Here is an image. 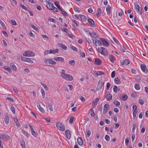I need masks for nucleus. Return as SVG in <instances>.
<instances>
[{
  "mask_svg": "<svg viewBox=\"0 0 148 148\" xmlns=\"http://www.w3.org/2000/svg\"><path fill=\"white\" fill-rule=\"evenodd\" d=\"M60 75L63 78L68 81H71L73 78V77L70 75L65 74L64 70H62V72L60 73Z\"/></svg>",
  "mask_w": 148,
  "mask_h": 148,
  "instance_id": "obj_1",
  "label": "nucleus"
},
{
  "mask_svg": "<svg viewBox=\"0 0 148 148\" xmlns=\"http://www.w3.org/2000/svg\"><path fill=\"white\" fill-rule=\"evenodd\" d=\"M98 50L99 52L102 55L104 56L108 55L107 50L103 47H101L100 48L99 47L98 49Z\"/></svg>",
  "mask_w": 148,
  "mask_h": 148,
  "instance_id": "obj_2",
  "label": "nucleus"
},
{
  "mask_svg": "<svg viewBox=\"0 0 148 148\" xmlns=\"http://www.w3.org/2000/svg\"><path fill=\"white\" fill-rule=\"evenodd\" d=\"M56 126L58 129L62 131H64L65 130V127L64 125L61 123H57Z\"/></svg>",
  "mask_w": 148,
  "mask_h": 148,
  "instance_id": "obj_3",
  "label": "nucleus"
},
{
  "mask_svg": "<svg viewBox=\"0 0 148 148\" xmlns=\"http://www.w3.org/2000/svg\"><path fill=\"white\" fill-rule=\"evenodd\" d=\"M23 55L24 56H28V57H33L35 56V54L34 52L32 51H27L25 52L24 53Z\"/></svg>",
  "mask_w": 148,
  "mask_h": 148,
  "instance_id": "obj_4",
  "label": "nucleus"
},
{
  "mask_svg": "<svg viewBox=\"0 0 148 148\" xmlns=\"http://www.w3.org/2000/svg\"><path fill=\"white\" fill-rule=\"evenodd\" d=\"M0 138L4 140H9L10 137L5 134H0Z\"/></svg>",
  "mask_w": 148,
  "mask_h": 148,
  "instance_id": "obj_5",
  "label": "nucleus"
},
{
  "mask_svg": "<svg viewBox=\"0 0 148 148\" xmlns=\"http://www.w3.org/2000/svg\"><path fill=\"white\" fill-rule=\"evenodd\" d=\"M44 62L46 64H56V62L51 59L45 58L44 60Z\"/></svg>",
  "mask_w": 148,
  "mask_h": 148,
  "instance_id": "obj_6",
  "label": "nucleus"
},
{
  "mask_svg": "<svg viewBox=\"0 0 148 148\" xmlns=\"http://www.w3.org/2000/svg\"><path fill=\"white\" fill-rule=\"evenodd\" d=\"M104 83V82L102 80H100L99 81L97 88V90H99L101 89L102 86L103 85Z\"/></svg>",
  "mask_w": 148,
  "mask_h": 148,
  "instance_id": "obj_7",
  "label": "nucleus"
},
{
  "mask_svg": "<svg viewBox=\"0 0 148 148\" xmlns=\"http://www.w3.org/2000/svg\"><path fill=\"white\" fill-rule=\"evenodd\" d=\"M100 40L102 43L103 45L104 46L108 47L109 45V43L107 42L106 40L103 38H100Z\"/></svg>",
  "mask_w": 148,
  "mask_h": 148,
  "instance_id": "obj_8",
  "label": "nucleus"
},
{
  "mask_svg": "<svg viewBox=\"0 0 148 148\" xmlns=\"http://www.w3.org/2000/svg\"><path fill=\"white\" fill-rule=\"evenodd\" d=\"M141 70L144 73H147L148 72V70L146 65L145 64H141L140 66Z\"/></svg>",
  "mask_w": 148,
  "mask_h": 148,
  "instance_id": "obj_9",
  "label": "nucleus"
},
{
  "mask_svg": "<svg viewBox=\"0 0 148 148\" xmlns=\"http://www.w3.org/2000/svg\"><path fill=\"white\" fill-rule=\"evenodd\" d=\"M109 107L110 106L108 104L106 103L105 105L103 108V113L104 114H106L107 112L109 110Z\"/></svg>",
  "mask_w": 148,
  "mask_h": 148,
  "instance_id": "obj_10",
  "label": "nucleus"
},
{
  "mask_svg": "<svg viewBox=\"0 0 148 148\" xmlns=\"http://www.w3.org/2000/svg\"><path fill=\"white\" fill-rule=\"evenodd\" d=\"M65 132L67 138L69 139H70L71 136V134L70 131L67 130L65 131Z\"/></svg>",
  "mask_w": 148,
  "mask_h": 148,
  "instance_id": "obj_11",
  "label": "nucleus"
},
{
  "mask_svg": "<svg viewBox=\"0 0 148 148\" xmlns=\"http://www.w3.org/2000/svg\"><path fill=\"white\" fill-rule=\"evenodd\" d=\"M89 34L92 38H96L98 36L97 33L94 32H89Z\"/></svg>",
  "mask_w": 148,
  "mask_h": 148,
  "instance_id": "obj_12",
  "label": "nucleus"
},
{
  "mask_svg": "<svg viewBox=\"0 0 148 148\" xmlns=\"http://www.w3.org/2000/svg\"><path fill=\"white\" fill-rule=\"evenodd\" d=\"M119 98L125 101L128 98V96L126 94L124 95H121L119 96Z\"/></svg>",
  "mask_w": 148,
  "mask_h": 148,
  "instance_id": "obj_13",
  "label": "nucleus"
},
{
  "mask_svg": "<svg viewBox=\"0 0 148 148\" xmlns=\"http://www.w3.org/2000/svg\"><path fill=\"white\" fill-rule=\"evenodd\" d=\"M136 9L137 11V12L138 13L140 14H142L141 9V8L139 6V5L137 4L136 5Z\"/></svg>",
  "mask_w": 148,
  "mask_h": 148,
  "instance_id": "obj_14",
  "label": "nucleus"
},
{
  "mask_svg": "<svg viewBox=\"0 0 148 148\" xmlns=\"http://www.w3.org/2000/svg\"><path fill=\"white\" fill-rule=\"evenodd\" d=\"M48 3H47L48 4H47V7L49 9L52 10V8H53V3L51 2H49V1H48Z\"/></svg>",
  "mask_w": 148,
  "mask_h": 148,
  "instance_id": "obj_15",
  "label": "nucleus"
},
{
  "mask_svg": "<svg viewBox=\"0 0 148 148\" xmlns=\"http://www.w3.org/2000/svg\"><path fill=\"white\" fill-rule=\"evenodd\" d=\"M59 50L58 49H56L55 50L54 49H50L49 51V54L52 53L54 54H55L57 53H58Z\"/></svg>",
  "mask_w": 148,
  "mask_h": 148,
  "instance_id": "obj_16",
  "label": "nucleus"
},
{
  "mask_svg": "<svg viewBox=\"0 0 148 148\" xmlns=\"http://www.w3.org/2000/svg\"><path fill=\"white\" fill-rule=\"evenodd\" d=\"M53 59L56 61L62 62H64V59L61 57H55L53 58Z\"/></svg>",
  "mask_w": 148,
  "mask_h": 148,
  "instance_id": "obj_17",
  "label": "nucleus"
},
{
  "mask_svg": "<svg viewBox=\"0 0 148 148\" xmlns=\"http://www.w3.org/2000/svg\"><path fill=\"white\" fill-rule=\"evenodd\" d=\"M29 126L30 127V128L31 131V132L32 134L35 137L36 136V133L35 132V131L34 128L32 127V126L31 125H29Z\"/></svg>",
  "mask_w": 148,
  "mask_h": 148,
  "instance_id": "obj_18",
  "label": "nucleus"
},
{
  "mask_svg": "<svg viewBox=\"0 0 148 148\" xmlns=\"http://www.w3.org/2000/svg\"><path fill=\"white\" fill-rule=\"evenodd\" d=\"M88 21L90 25L92 27H94L95 26V23L93 20L90 18L88 19Z\"/></svg>",
  "mask_w": 148,
  "mask_h": 148,
  "instance_id": "obj_19",
  "label": "nucleus"
},
{
  "mask_svg": "<svg viewBox=\"0 0 148 148\" xmlns=\"http://www.w3.org/2000/svg\"><path fill=\"white\" fill-rule=\"evenodd\" d=\"M109 59L111 62L113 63L115 60V58L113 56L110 55H109Z\"/></svg>",
  "mask_w": 148,
  "mask_h": 148,
  "instance_id": "obj_20",
  "label": "nucleus"
},
{
  "mask_svg": "<svg viewBox=\"0 0 148 148\" xmlns=\"http://www.w3.org/2000/svg\"><path fill=\"white\" fill-rule=\"evenodd\" d=\"M95 62L97 65H100L101 64L102 61L99 58H96L95 59Z\"/></svg>",
  "mask_w": 148,
  "mask_h": 148,
  "instance_id": "obj_21",
  "label": "nucleus"
},
{
  "mask_svg": "<svg viewBox=\"0 0 148 148\" xmlns=\"http://www.w3.org/2000/svg\"><path fill=\"white\" fill-rule=\"evenodd\" d=\"M77 140V142L79 145H82L83 144V141L81 137H78Z\"/></svg>",
  "mask_w": 148,
  "mask_h": 148,
  "instance_id": "obj_22",
  "label": "nucleus"
},
{
  "mask_svg": "<svg viewBox=\"0 0 148 148\" xmlns=\"http://www.w3.org/2000/svg\"><path fill=\"white\" fill-rule=\"evenodd\" d=\"M58 45L59 47L64 49V50H66L67 49V47H66V46L62 43H59V44Z\"/></svg>",
  "mask_w": 148,
  "mask_h": 148,
  "instance_id": "obj_23",
  "label": "nucleus"
},
{
  "mask_svg": "<svg viewBox=\"0 0 148 148\" xmlns=\"http://www.w3.org/2000/svg\"><path fill=\"white\" fill-rule=\"evenodd\" d=\"M79 17L80 18L81 21L83 22H85L86 20V18L84 15H79Z\"/></svg>",
  "mask_w": 148,
  "mask_h": 148,
  "instance_id": "obj_24",
  "label": "nucleus"
},
{
  "mask_svg": "<svg viewBox=\"0 0 148 148\" xmlns=\"http://www.w3.org/2000/svg\"><path fill=\"white\" fill-rule=\"evenodd\" d=\"M20 143L21 146L23 148H25V141L23 140L22 139L20 141Z\"/></svg>",
  "mask_w": 148,
  "mask_h": 148,
  "instance_id": "obj_25",
  "label": "nucleus"
},
{
  "mask_svg": "<svg viewBox=\"0 0 148 148\" xmlns=\"http://www.w3.org/2000/svg\"><path fill=\"white\" fill-rule=\"evenodd\" d=\"M111 9V7L110 5H108L106 8V12L108 15H110V14L111 12L110 10Z\"/></svg>",
  "mask_w": 148,
  "mask_h": 148,
  "instance_id": "obj_26",
  "label": "nucleus"
},
{
  "mask_svg": "<svg viewBox=\"0 0 148 148\" xmlns=\"http://www.w3.org/2000/svg\"><path fill=\"white\" fill-rule=\"evenodd\" d=\"M10 66H11L12 69H13V70L16 71L17 69V68L15 65L12 63H10Z\"/></svg>",
  "mask_w": 148,
  "mask_h": 148,
  "instance_id": "obj_27",
  "label": "nucleus"
},
{
  "mask_svg": "<svg viewBox=\"0 0 148 148\" xmlns=\"http://www.w3.org/2000/svg\"><path fill=\"white\" fill-rule=\"evenodd\" d=\"M112 96L111 94H109L106 97V99L107 101H110L112 99Z\"/></svg>",
  "mask_w": 148,
  "mask_h": 148,
  "instance_id": "obj_28",
  "label": "nucleus"
},
{
  "mask_svg": "<svg viewBox=\"0 0 148 148\" xmlns=\"http://www.w3.org/2000/svg\"><path fill=\"white\" fill-rule=\"evenodd\" d=\"M114 82L116 84H119L121 83V81L118 77H116L114 79Z\"/></svg>",
  "mask_w": 148,
  "mask_h": 148,
  "instance_id": "obj_29",
  "label": "nucleus"
},
{
  "mask_svg": "<svg viewBox=\"0 0 148 148\" xmlns=\"http://www.w3.org/2000/svg\"><path fill=\"white\" fill-rule=\"evenodd\" d=\"M14 123H15L17 127H18L20 126V123L18 122V119L16 117L14 118Z\"/></svg>",
  "mask_w": 148,
  "mask_h": 148,
  "instance_id": "obj_30",
  "label": "nucleus"
},
{
  "mask_svg": "<svg viewBox=\"0 0 148 148\" xmlns=\"http://www.w3.org/2000/svg\"><path fill=\"white\" fill-rule=\"evenodd\" d=\"M5 70H6L10 73H12V71L10 68L6 66H4L3 68Z\"/></svg>",
  "mask_w": 148,
  "mask_h": 148,
  "instance_id": "obj_31",
  "label": "nucleus"
},
{
  "mask_svg": "<svg viewBox=\"0 0 148 148\" xmlns=\"http://www.w3.org/2000/svg\"><path fill=\"white\" fill-rule=\"evenodd\" d=\"M101 42L100 40H99L97 39H96L95 40V45L96 46L97 45V43L98 45L101 46L102 45V43Z\"/></svg>",
  "mask_w": 148,
  "mask_h": 148,
  "instance_id": "obj_32",
  "label": "nucleus"
},
{
  "mask_svg": "<svg viewBox=\"0 0 148 148\" xmlns=\"http://www.w3.org/2000/svg\"><path fill=\"white\" fill-rule=\"evenodd\" d=\"M99 101V99L98 98H96L95 99V100H94L92 103V106L96 105L97 103Z\"/></svg>",
  "mask_w": 148,
  "mask_h": 148,
  "instance_id": "obj_33",
  "label": "nucleus"
},
{
  "mask_svg": "<svg viewBox=\"0 0 148 148\" xmlns=\"http://www.w3.org/2000/svg\"><path fill=\"white\" fill-rule=\"evenodd\" d=\"M38 107L40 111H41L42 113H44L45 112V111L43 108L39 104L38 106Z\"/></svg>",
  "mask_w": 148,
  "mask_h": 148,
  "instance_id": "obj_34",
  "label": "nucleus"
},
{
  "mask_svg": "<svg viewBox=\"0 0 148 148\" xmlns=\"http://www.w3.org/2000/svg\"><path fill=\"white\" fill-rule=\"evenodd\" d=\"M9 118L8 116H6L5 117V118L4 121L6 124H8L9 123Z\"/></svg>",
  "mask_w": 148,
  "mask_h": 148,
  "instance_id": "obj_35",
  "label": "nucleus"
},
{
  "mask_svg": "<svg viewBox=\"0 0 148 148\" xmlns=\"http://www.w3.org/2000/svg\"><path fill=\"white\" fill-rule=\"evenodd\" d=\"M96 74L97 75H103L104 74V73L102 71H96Z\"/></svg>",
  "mask_w": 148,
  "mask_h": 148,
  "instance_id": "obj_36",
  "label": "nucleus"
},
{
  "mask_svg": "<svg viewBox=\"0 0 148 148\" xmlns=\"http://www.w3.org/2000/svg\"><path fill=\"white\" fill-rule=\"evenodd\" d=\"M0 23L1 26L3 27V29H6V28L5 24H4L3 22V21H1V20H0Z\"/></svg>",
  "mask_w": 148,
  "mask_h": 148,
  "instance_id": "obj_37",
  "label": "nucleus"
},
{
  "mask_svg": "<svg viewBox=\"0 0 148 148\" xmlns=\"http://www.w3.org/2000/svg\"><path fill=\"white\" fill-rule=\"evenodd\" d=\"M90 113L91 116L94 117L95 116L94 110L92 108L91 109Z\"/></svg>",
  "mask_w": 148,
  "mask_h": 148,
  "instance_id": "obj_38",
  "label": "nucleus"
},
{
  "mask_svg": "<svg viewBox=\"0 0 148 148\" xmlns=\"http://www.w3.org/2000/svg\"><path fill=\"white\" fill-rule=\"evenodd\" d=\"M30 25L33 29H34L36 31H39L38 29L33 24H30Z\"/></svg>",
  "mask_w": 148,
  "mask_h": 148,
  "instance_id": "obj_39",
  "label": "nucleus"
},
{
  "mask_svg": "<svg viewBox=\"0 0 148 148\" xmlns=\"http://www.w3.org/2000/svg\"><path fill=\"white\" fill-rule=\"evenodd\" d=\"M40 84L41 85L44 87L45 90L47 91L49 89L46 84L42 82Z\"/></svg>",
  "mask_w": 148,
  "mask_h": 148,
  "instance_id": "obj_40",
  "label": "nucleus"
},
{
  "mask_svg": "<svg viewBox=\"0 0 148 148\" xmlns=\"http://www.w3.org/2000/svg\"><path fill=\"white\" fill-rule=\"evenodd\" d=\"M21 131L22 133L25 135L27 138L29 137V134L26 131L24 130H22Z\"/></svg>",
  "mask_w": 148,
  "mask_h": 148,
  "instance_id": "obj_41",
  "label": "nucleus"
},
{
  "mask_svg": "<svg viewBox=\"0 0 148 148\" xmlns=\"http://www.w3.org/2000/svg\"><path fill=\"white\" fill-rule=\"evenodd\" d=\"M135 88L136 90H138L140 89V87L139 84H135Z\"/></svg>",
  "mask_w": 148,
  "mask_h": 148,
  "instance_id": "obj_42",
  "label": "nucleus"
},
{
  "mask_svg": "<svg viewBox=\"0 0 148 148\" xmlns=\"http://www.w3.org/2000/svg\"><path fill=\"white\" fill-rule=\"evenodd\" d=\"M97 11L98 12V13H96V15L97 16V15H100L101 14V12H102L101 9L100 8H99L98 9Z\"/></svg>",
  "mask_w": 148,
  "mask_h": 148,
  "instance_id": "obj_43",
  "label": "nucleus"
},
{
  "mask_svg": "<svg viewBox=\"0 0 148 148\" xmlns=\"http://www.w3.org/2000/svg\"><path fill=\"white\" fill-rule=\"evenodd\" d=\"M62 12V14L65 16H68V14L64 10H62L61 11Z\"/></svg>",
  "mask_w": 148,
  "mask_h": 148,
  "instance_id": "obj_44",
  "label": "nucleus"
},
{
  "mask_svg": "<svg viewBox=\"0 0 148 148\" xmlns=\"http://www.w3.org/2000/svg\"><path fill=\"white\" fill-rule=\"evenodd\" d=\"M48 106L50 110L51 111H52L53 110L52 105L51 104L49 103L48 105Z\"/></svg>",
  "mask_w": 148,
  "mask_h": 148,
  "instance_id": "obj_45",
  "label": "nucleus"
},
{
  "mask_svg": "<svg viewBox=\"0 0 148 148\" xmlns=\"http://www.w3.org/2000/svg\"><path fill=\"white\" fill-rule=\"evenodd\" d=\"M41 92L42 95V96L43 98H44L45 97V92L43 89H41Z\"/></svg>",
  "mask_w": 148,
  "mask_h": 148,
  "instance_id": "obj_46",
  "label": "nucleus"
},
{
  "mask_svg": "<svg viewBox=\"0 0 148 148\" xmlns=\"http://www.w3.org/2000/svg\"><path fill=\"white\" fill-rule=\"evenodd\" d=\"M114 104L116 106H119L120 105V102L118 101H114Z\"/></svg>",
  "mask_w": 148,
  "mask_h": 148,
  "instance_id": "obj_47",
  "label": "nucleus"
},
{
  "mask_svg": "<svg viewBox=\"0 0 148 148\" xmlns=\"http://www.w3.org/2000/svg\"><path fill=\"white\" fill-rule=\"evenodd\" d=\"M110 84L108 83H107L106 85V89L105 91L106 92V90H108L110 86Z\"/></svg>",
  "mask_w": 148,
  "mask_h": 148,
  "instance_id": "obj_48",
  "label": "nucleus"
},
{
  "mask_svg": "<svg viewBox=\"0 0 148 148\" xmlns=\"http://www.w3.org/2000/svg\"><path fill=\"white\" fill-rule=\"evenodd\" d=\"M71 48L73 51H75V52H77L78 51V50L77 48L73 46H72L71 47Z\"/></svg>",
  "mask_w": 148,
  "mask_h": 148,
  "instance_id": "obj_49",
  "label": "nucleus"
},
{
  "mask_svg": "<svg viewBox=\"0 0 148 148\" xmlns=\"http://www.w3.org/2000/svg\"><path fill=\"white\" fill-rule=\"evenodd\" d=\"M26 62L32 63H33V61L30 58H27Z\"/></svg>",
  "mask_w": 148,
  "mask_h": 148,
  "instance_id": "obj_50",
  "label": "nucleus"
},
{
  "mask_svg": "<svg viewBox=\"0 0 148 148\" xmlns=\"http://www.w3.org/2000/svg\"><path fill=\"white\" fill-rule=\"evenodd\" d=\"M133 108V111L134 112V111H136V109H137V106L136 105H134L132 106Z\"/></svg>",
  "mask_w": 148,
  "mask_h": 148,
  "instance_id": "obj_51",
  "label": "nucleus"
},
{
  "mask_svg": "<svg viewBox=\"0 0 148 148\" xmlns=\"http://www.w3.org/2000/svg\"><path fill=\"white\" fill-rule=\"evenodd\" d=\"M105 138L107 141L110 140V136L108 135H106L105 137Z\"/></svg>",
  "mask_w": 148,
  "mask_h": 148,
  "instance_id": "obj_52",
  "label": "nucleus"
},
{
  "mask_svg": "<svg viewBox=\"0 0 148 148\" xmlns=\"http://www.w3.org/2000/svg\"><path fill=\"white\" fill-rule=\"evenodd\" d=\"M11 110L12 113L14 114L15 113V108L13 106H12L11 108Z\"/></svg>",
  "mask_w": 148,
  "mask_h": 148,
  "instance_id": "obj_53",
  "label": "nucleus"
},
{
  "mask_svg": "<svg viewBox=\"0 0 148 148\" xmlns=\"http://www.w3.org/2000/svg\"><path fill=\"white\" fill-rule=\"evenodd\" d=\"M74 118L73 116H72L70 118L69 121V122L70 123L72 124L73 123Z\"/></svg>",
  "mask_w": 148,
  "mask_h": 148,
  "instance_id": "obj_54",
  "label": "nucleus"
},
{
  "mask_svg": "<svg viewBox=\"0 0 148 148\" xmlns=\"http://www.w3.org/2000/svg\"><path fill=\"white\" fill-rule=\"evenodd\" d=\"M137 125L136 124H134L133 125V127L132 130V132H134V131L136 128L137 127Z\"/></svg>",
  "mask_w": 148,
  "mask_h": 148,
  "instance_id": "obj_55",
  "label": "nucleus"
},
{
  "mask_svg": "<svg viewBox=\"0 0 148 148\" xmlns=\"http://www.w3.org/2000/svg\"><path fill=\"white\" fill-rule=\"evenodd\" d=\"M69 63L72 65H74L75 64V62L74 60H71L69 62Z\"/></svg>",
  "mask_w": 148,
  "mask_h": 148,
  "instance_id": "obj_56",
  "label": "nucleus"
},
{
  "mask_svg": "<svg viewBox=\"0 0 148 148\" xmlns=\"http://www.w3.org/2000/svg\"><path fill=\"white\" fill-rule=\"evenodd\" d=\"M124 63L125 64L128 65L129 64L130 62L128 60L125 59L124 60Z\"/></svg>",
  "mask_w": 148,
  "mask_h": 148,
  "instance_id": "obj_57",
  "label": "nucleus"
},
{
  "mask_svg": "<svg viewBox=\"0 0 148 148\" xmlns=\"http://www.w3.org/2000/svg\"><path fill=\"white\" fill-rule=\"evenodd\" d=\"M129 143V139L127 138L125 139V145L127 146L128 145Z\"/></svg>",
  "mask_w": 148,
  "mask_h": 148,
  "instance_id": "obj_58",
  "label": "nucleus"
},
{
  "mask_svg": "<svg viewBox=\"0 0 148 148\" xmlns=\"http://www.w3.org/2000/svg\"><path fill=\"white\" fill-rule=\"evenodd\" d=\"M21 6L23 9H24L26 11H28V9L25 5L21 4Z\"/></svg>",
  "mask_w": 148,
  "mask_h": 148,
  "instance_id": "obj_59",
  "label": "nucleus"
},
{
  "mask_svg": "<svg viewBox=\"0 0 148 148\" xmlns=\"http://www.w3.org/2000/svg\"><path fill=\"white\" fill-rule=\"evenodd\" d=\"M137 114L136 111H134L133 112V119H134L136 117V114Z\"/></svg>",
  "mask_w": 148,
  "mask_h": 148,
  "instance_id": "obj_60",
  "label": "nucleus"
},
{
  "mask_svg": "<svg viewBox=\"0 0 148 148\" xmlns=\"http://www.w3.org/2000/svg\"><path fill=\"white\" fill-rule=\"evenodd\" d=\"M79 98L82 102H84L85 101V99L84 97L83 96H80L79 97Z\"/></svg>",
  "mask_w": 148,
  "mask_h": 148,
  "instance_id": "obj_61",
  "label": "nucleus"
},
{
  "mask_svg": "<svg viewBox=\"0 0 148 148\" xmlns=\"http://www.w3.org/2000/svg\"><path fill=\"white\" fill-rule=\"evenodd\" d=\"M11 21V23L12 25L15 26L16 25V23L14 20H12Z\"/></svg>",
  "mask_w": 148,
  "mask_h": 148,
  "instance_id": "obj_62",
  "label": "nucleus"
},
{
  "mask_svg": "<svg viewBox=\"0 0 148 148\" xmlns=\"http://www.w3.org/2000/svg\"><path fill=\"white\" fill-rule=\"evenodd\" d=\"M139 101L141 105H143L144 103V101L141 99H139Z\"/></svg>",
  "mask_w": 148,
  "mask_h": 148,
  "instance_id": "obj_63",
  "label": "nucleus"
},
{
  "mask_svg": "<svg viewBox=\"0 0 148 148\" xmlns=\"http://www.w3.org/2000/svg\"><path fill=\"white\" fill-rule=\"evenodd\" d=\"M61 29L63 31H64V32H66V33L68 32V30L67 29L65 28L64 27H62L61 28Z\"/></svg>",
  "mask_w": 148,
  "mask_h": 148,
  "instance_id": "obj_64",
  "label": "nucleus"
}]
</instances>
